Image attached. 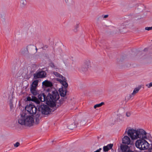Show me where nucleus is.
<instances>
[{
  "label": "nucleus",
  "mask_w": 152,
  "mask_h": 152,
  "mask_svg": "<svg viewBox=\"0 0 152 152\" xmlns=\"http://www.w3.org/2000/svg\"><path fill=\"white\" fill-rule=\"evenodd\" d=\"M126 132L132 140H137L138 138L143 139L147 138L146 132L142 129H138L136 130L130 129L126 130L125 133Z\"/></svg>",
  "instance_id": "nucleus-1"
},
{
  "label": "nucleus",
  "mask_w": 152,
  "mask_h": 152,
  "mask_svg": "<svg viewBox=\"0 0 152 152\" xmlns=\"http://www.w3.org/2000/svg\"><path fill=\"white\" fill-rule=\"evenodd\" d=\"M18 122L21 125L31 126L33 124L34 120L32 116L27 115L25 113H23L20 115Z\"/></svg>",
  "instance_id": "nucleus-2"
},
{
  "label": "nucleus",
  "mask_w": 152,
  "mask_h": 152,
  "mask_svg": "<svg viewBox=\"0 0 152 152\" xmlns=\"http://www.w3.org/2000/svg\"><path fill=\"white\" fill-rule=\"evenodd\" d=\"M26 109L30 114L33 115L35 119L36 123L38 124L41 118V114L39 110H38L37 108L34 105L31 104L27 105L26 107Z\"/></svg>",
  "instance_id": "nucleus-3"
},
{
  "label": "nucleus",
  "mask_w": 152,
  "mask_h": 152,
  "mask_svg": "<svg viewBox=\"0 0 152 152\" xmlns=\"http://www.w3.org/2000/svg\"><path fill=\"white\" fill-rule=\"evenodd\" d=\"M47 98V104L53 107L56 106V102L58 99L59 96L58 92L54 91H52L51 94H48Z\"/></svg>",
  "instance_id": "nucleus-4"
},
{
  "label": "nucleus",
  "mask_w": 152,
  "mask_h": 152,
  "mask_svg": "<svg viewBox=\"0 0 152 152\" xmlns=\"http://www.w3.org/2000/svg\"><path fill=\"white\" fill-rule=\"evenodd\" d=\"M135 145L137 148L142 150L148 149L149 144L145 140H138L136 142Z\"/></svg>",
  "instance_id": "nucleus-5"
},
{
  "label": "nucleus",
  "mask_w": 152,
  "mask_h": 152,
  "mask_svg": "<svg viewBox=\"0 0 152 152\" xmlns=\"http://www.w3.org/2000/svg\"><path fill=\"white\" fill-rule=\"evenodd\" d=\"M53 74L56 77L59 78H56V80L61 83L62 85V87H63L64 88L66 89L68 86V84L66 82V80L65 77L56 72H54Z\"/></svg>",
  "instance_id": "nucleus-6"
},
{
  "label": "nucleus",
  "mask_w": 152,
  "mask_h": 152,
  "mask_svg": "<svg viewBox=\"0 0 152 152\" xmlns=\"http://www.w3.org/2000/svg\"><path fill=\"white\" fill-rule=\"evenodd\" d=\"M91 67V61L89 59L85 60L79 68L80 72H85L87 71L88 69Z\"/></svg>",
  "instance_id": "nucleus-7"
},
{
  "label": "nucleus",
  "mask_w": 152,
  "mask_h": 152,
  "mask_svg": "<svg viewBox=\"0 0 152 152\" xmlns=\"http://www.w3.org/2000/svg\"><path fill=\"white\" fill-rule=\"evenodd\" d=\"M38 109L40 113L44 115H48L50 112V108L48 105L45 104H42L40 106L39 105Z\"/></svg>",
  "instance_id": "nucleus-8"
},
{
  "label": "nucleus",
  "mask_w": 152,
  "mask_h": 152,
  "mask_svg": "<svg viewBox=\"0 0 152 152\" xmlns=\"http://www.w3.org/2000/svg\"><path fill=\"white\" fill-rule=\"evenodd\" d=\"M133 26V22L131 20H127L121 24L119 27V30L121 31L126 28H131Z\"/></svg>",
  "instance_id": "nucleus-9"
},
{
  "label": "nucleus",
  "mask_w": 152,
  "mask_h": 152,
  "mask_svg": "<svg viewBox=\"0 0 152 152\" xmlns=\"http://www.w3.org/2000/svg\"><path fill=\"white\" fill-rule=\"evenodd\" d=\"M46 73L43 71H37L33 75L34 78L35 79L39 78H43L46 77Z\"/></svg>",
  "instance_id": "nucleus-10"
},
{
  "label": "nucleus",
  "mask_w": 152,
  "mask_h": 152,
  "mask_svg": "<svg viewBox=\"0 0 152 152\" xmlns=\"http://www.w3.org/2000/svg\"><path fill=\"white\" fill-rule=\"evenodd\" d=\"M39 99L42 102H43L46 101L47 104L48 103V98L47 96H46L45 94L44 93L41 94L38 96Z\"/></svg>",
  "instance_id": "nucleus-11"
},
{
  "label": "nucleus",
  "mask_w": 152,
  "mask_h": 152,
  "mask_svg": "<svg viewBox=\"0 0 152 152\" xmlns=\"http://www.w3.org/2000/svg\"><path fill=\"white\" fill-rule=\"evenodd\" d=\"M122 142L123 143L126 144L127 145L131 144L130 138L127 136H124L122 138Z\"/></svg>",
  "instance_id": "nucleus-12"
},
{
  "label": "nucleus",
  "mask_w": 152,
  "mask_h": 152,
  "mask_svg": "<svg viewBox=\"0 0 152 152\" xmlns=\"http://www.w3.org/2000/svg\"><path fill=\"white\" fill-rule=\"evenodd\" d=\"M60 94L61 96L64 97L66 94L67 90L66 89L61 87L59 89Z\"/></svg>",
  "instance_id": "nucleus-13"
},
{
  "label": "nucleus",
  "mask_w": 152,
  "mask_h": 152,
  "mask_svg": "<svg viewBox=\"0 0 152 152\" xmlns=\"http://www.w3.org/2000/svg\"><path fill=\"white\" fill-rule=\"evenodd\" d=\"M27 100L28 101H32L35 102L38 105L39 104L40 102L39 101L38 99L35 96H32L31 99L30 97H28L27 98Z\"/></svg>",
  "instance_id": "nucleus-14"
},
{
  "label": "nucleus",
  "mask_w": 152,
  "mask_h": 152,
  "mask_svg": "<svg viewBox=\"0 0 152 152\" xmlns=\"http://www.w3.org/2000/svg\"><path fill=\"white\" fill-rule=\"evenodd\" d=\"M14 98L13 96V93H12L9 96V100L10 107V109L12 110L13 107V104H12V99Z\"/></svg>",
  "instance_id": "nucleus-15"
},
{
  "label": "nucleus",
  "mask_w": 152,
  "mask_h": 152,
  "mask_svg": "<svg viewBox=\"0 0 152 152\" xmlns=\"http://www.w3.org/2000/svg\"><path fill=\"white\" fill-rule=\"evenodd\" d=\"M42 84L43 86L48 87H51L53 86L52 83L48 80H45L43 81Z\"/></svg>",
  "instance_id": "nucleus-16"
},
{
  "label": "nucleus",
  "mask_w": 152,
  "mask_h": 152,
  "mask_svg": "<svg viewBox=\"0 0 152 152\" xmlns=\"http://www.w3.org/2000/svg\"><path fill=\"white\" fill-rule=\"evenodd\" d=\"M113 146V144H110L107 146H104L103 148V150L104 152L108 151L110 149H111Z\"/></svg>",
  "instance_id": "nucleus-17"
},
{
  "label": "nucleus",
  "mask_w": 152,
  "mask_h": 152,
  "mask_svg": "<svg viewBox=\"0 0 152 152\" xmlns=\"http://www.w3.org/2000/svg\"><path fill=\"white\" fill-rule=\"evenodd\" d=\"M38 80H35L33 81L31 85V88H36L38 84Z\"/></svg>",
  "instance_id": "nucleus-18"
},
{
  "label": "nucleus",
  "mask_w": 152,
  "mask_h": 152,
  "mask_svg": "<svg viewBox=\"0 0 152 152\" xmlns=\"http://www.w3.org/2000/svg\"><path fill=\"white\" fill-rule=\"evenodd\" d=\"M141 87V86H139L138 87L134 89L133 92L132 94V95L134 96L137 93Z\"/></svg>",
  "instance_id": "nucleus-19"
},
{
  "label": "nucleus",
  "mask_w": 152,
  "mask_h": 152,
  "mask_svg": "<svg viewBox=\"0 0 152 152\" xmlns=\"http://www.w3.org/2000/svg\"><path fill=\"white\" fill-rule=\"evenodd\" d=\"M128 148L129 147L127 145H121V148L123 152H126Z\"/></svg>",
  "instance_id": "nucleus-20"
},
{
  "label": "nucleus",
  "mask_w": 152,
  "mask_h": 152,
  "mask_svg": "<svg viewBox=\"0 0 152 152\" xmlns=\"http://www.w3.org/2000/svg\"><path fill=\"white\" fill-rule=\"evenodd\" d=\"M77 126L75 122L73 123L70 124L68 126V128L69 129L72 130Z\"/></svg>",
  "instance_id": "nucleus-21"
},
{
  "label": "nucleus",
  "mask_w": 152,
  "mask_h": 152,
  "mask_svg": "<svg viewBox=\"0 0 152 152\" xmlns=\"http://www.w3.org/2000/svg\"><path fill=\"white\" fill-rule=\"evenodd\" d=\"M20 4L21 7H24L26 4V0H20Z\"/></svg>",
  "instance_id": "nucleus-22"
},
{
  "label": "nucleus",
  "mask_w": 152,
  "mask_h": 152,
  "mask_svg": "<svg viewBox=\"0 0 152 152\" xmlns=\"http://www.w3.org/2000/svg\"><path fill=\"white\" fill-rule=\"evenodd\" d=\"M36 89V88H31L30 91L32 94L34 95H36L38 94Z\"/></svg>",
  "instance_id": "nucleus-23"
},
{
  "label": "nucleus",
  "mask_w": 152,
  "mask_h": 152,
  "mask_svg": "<svg viewBox=\"0 0 152 152\" xmlns=\"http://www.w3.org/2000/svg\"><path fill=\"white\" fill-rule=\"evenodd\" d=\"M104 104V102H102L101 103L96 104L94 106V108L95 109H96L97 107H101L102 105Z\"/></svg>",
  "instance_id": "nucleus-24"
},
{
  "label": "nucleus",
  "mask_w": 152,
  "mask_h": 152,
  "mask_svg": "<svg viewBox=\"0 0 152 152\" xmlns=\"http://www.w3.org/2000/svg\"><path fill=\"white\" fill-rule=\"evenodd\" d=\"M23 70H20L19 71L17 74V77H20L22 75L23 73Z\"/></svg>",
  "instance_id": "nucleus-25"
},
{
  "label": "nucleus",
  "mask_w": 152,
  "mask_h": 152,
  "mask_svg": "<svg viewBox=\"0 0 152 152\" xmlns=\"http://www.w3.org/2000/svg\"><path fill=\"white\" fill-rule=\"evenodd\" d=\"M87 122V120L86 119H85L82 120L80 122L81 124L83 125L85 124Z\"/></svg>",
  "instance_id": "nucleus-26"
},
{
  "label": "nucleus",
  "mask_w": 152,
  "mask_h": 152,
  "mask_svg": "<svg viewBox=\"0 0 152 152\" xmlns=\"http://www.w3.org/2000/svg\"><path fill=\"white\" fill-rule=\"evenodd\" d=\"M79 23H77L75 26V28L74 29L75 32H76L77 31V29L79 27Z\"/></svg>",
  "instance_id": "nucleus-27"
},
{
  "label": "nucleus",
  "mask_w": 152,
  "mask_h": 152,
  "mask_svg": "<svg viewBox=\"0 0 152 152\" xmlns=\"http://www.w3.org/2000/svg\"><path fill=\"white\" fill-rule=\"evenodd\" d=\"M20 145V143L18 142H17L14 144V146L15 147L17 148Z\"/></svg>",
  "instance_id": "nucleus-28"
},
{
  "label": "nucleus",
  "mask_w": 152,
  "mask_h": 152,
  "mask_svg": "<svg viewBox=\"0 0 152 152\" xmlns=\"http://www.w3.org/2000/svg\"><path fill=\"white\" fill-rule=\"evenodd\" d=\"M131 113L130 112H127L126 113V115L127 117H129L131 115Z\"/></svg>",
  "instance_id": "nucleus-29"
},
{
  "label": "nucleus",
  "mask_w": 152,
  "mask_h": 152,
  "mask_svg": "<svg viewBox=\"0 0 152 152\" xmlns=\"http://www.w3.org/2000/svg\"><path fill=\"white\" fill-rule=\"evenodd\" d=\"M146 86L148 88H150L151 87H152V82L148 84H146Z\"/></svg>",
  "instance_id": "nucleus-30"
},
{
  "label": "nucleus",
  "mask_w": 152,
  "mask_h": 152,
  "mask_svg": "<svg viewBox=\"0 0 152 152\" xmlns=\"http://www.w3.org/2000/svg\"><path fill=\"white\" fill-rule=\"evenodd\" d=\"M65 1L66 4H69L72 2V0H65Z\"/></svg>",
  "instance_id": "nucleus-31"
},
{
  "label": "nucleus",
  "mask_w": 152,
  "mask_h": 152,
  "mask_svg": "<svg viewBox=\"0 0 152 152\" xmlns=\"http://www.w3.org/2000/svg\"><path fill=\"white\" fill-rule=\"evenodd\" d=\"M145 30H147L148 31L150 30H152V26L151 27H146L145 28Z\"/></svg>",
  "instance_id": "nucleus-32"
},
{
  "label": "nucleus",
  "mask_w": 152,
  "mask_h": 152,
  "mask_svg": "<svg viewBox=\"0 0 152 152\" xmlns=\"http://www.w3.org/2000/svg\"><path fill=\"white\" fill-rule=\"evenodd\" d=\"M50 66L52 67H54L55 66L54 65V64L53 63H51L50 64Z\"/></svg>",
  "instance_id": "nucleus-33"
},
{
  "label": "nucleus",
  "mask_w": 152,
  "mask_h": 152,
  "mask_svg": "<svg viewBox=\"0 0 152 152\" xmlns=\"http://www.w3.org/2000/svg\"><path fill=\"white\" fill-rule=\"evenodd\" d=\"M122 59L121 58L120 59H117V62L118 63H120V62H122Z\"/></svg>",
  "instance_id": "nucleus-34"
},
{
  "label": "nucleus",
  "mask_w": 152,
  "mask_h": 152,
  "mask_svg": "<svg viewBox=\"0 0 152 152\" xmlns=\"http://www.w3.org/2000/svg\"><path fill=\"white\" fill-rule=\"evenodd\" d=\"M109 15H104V16L102 15V17L104 18H107L108 17Z\"/></svg>",
  "instance_id": "nucleus-35"
},
{
  "label": "nucleus",
  "mask_w": 152,
  "mask_h": 152,
  "mask_svg": "<svg viewBox=\"0 0 152 152\" xmlns=\"http://www.w3.org/2000/svg\"><path fill=\"white\" fill-rule=\"evenodd\" d=\"M102 150L101 148H99V149H98L96 151H94V152H101L100 151Z\"/></svg>",
  "instance_id": "nucleus-36"
},
{
  "label": "nucleus",
  "mask_w": 152,
  "mask_h": 152,
  "mask_svg": "<svg viewBox=\"0 0 152 152\" xmlns=\"http://www.w3.org/2000/svg\"><path fill=\"white\" fill-rule=\"evenodd\" d=\"M59 102L60 103V105H61V104H62L63 103V101H61L60 100L59 101Z\"/></svg>",
  "instance_id": "nucleus-37"
},
{
  "label": "nucleus",
  "mask_w": 152,
  "mask_h": 152,
  "mask_svg": "<svg viewBox=\"0 0 152 152\" xmlns=\"http://www.w3.org/2000/svg\"><path fill=\"white\" fill-rule=\"evenodd\" d=\"M144 54H142V58H145V57H144L143 56H144Z\"/></svg>",
  "instance_id": "nucleus-38"
},
{
  "label": "nucleus",
  "mask_w": 152,
  "mask_h": 152,
  "mask_svg": "<svg viewBox=\"0 0 152 152\" xmlns=\"http://www.w3.org/2000/svg\"><path fill=\"white\" fill-rule=\"evenodd\" d=\"M66 99V97H63V98H61V99H63V100H64V99Z\"/></svg>",
  "instance_id": "nucleus-39"
},
{
  "label": "nucleus",
  "mask_w": 152,
  "mask_h": 152,
  "mask_svg": "<svg viewBox=\"0 0 152 152\" xmlns=\"http://www.w3.org/2000/svg\"><path fill=\"white\" fill-rule=\"evenodd\" d=\"M129 99H130V98H131V97H132L131 95H130V96H129Z\"/></svg>",
  "instance_id": "nucleus-40"
},
{
  "label": "nucleus",
  "mask_w": 152,
  "mask_h": 152,
  "mask_svg": "<svg viewBox=\"0 0 152 152\" xmlns=\"http://www.w3.org/2000/svg\"><path fill=\"white\" fill-rule=\"evenodd\" d=\"M37 50V49L36 48V50Z\"/></svg>",
  "instance_id": "nucleus-41"
}]
</instances>
